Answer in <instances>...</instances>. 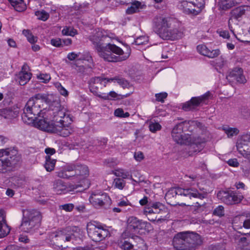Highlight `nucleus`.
Masks as SVG:
<instances>
[{"label":"nucleus","instance_id":"f257e3e1","mask_svg":"<svg viewBox=\"0 0 250 250\" xmlns=\"http://www.w3.org/2000/svg\"><path fill=\"white\" fill-rule=\"evenodd\" d=\"M47 119L52 123L54 126L60 127L58 135L65 137L74 132L71 126L72 122L69 112L60 103H54L47 111Z\"/></svg>","mask_w":250,"mask_h":250},{"label":"nucleus","instance_id":"f03ea898","mask_svg":"<svg viewBox=\"0 0 250 250\" xmlns=\"http://www.w3.org/2000/svg\"><path fill=\"white\" fill-rule=\"evenodd\" d=\"M104 37L99 32L90 37V40L94 44L95 48L101 58L107 62H117L125 61L129 57V50L124 52L120 47L109 43L103 45L101 41Z\"/></svg>","mask_w":250,"mask_h":250},{"label":"nucleus","instance_id":"7ed1b4c3","mask_svg":"<svg viewBox=\"0 0 250 250\" xmlns=\"http://www.w3.org/2000/svg\"><path fill=\"white\" fill-rule=\"evenodd\" d=\"M172 22L173 20L169 17L156 16L153 21V27L155 32L164 40H174L181 38L183 33L172 27Z\"/></svg>","mask_w":250,"mask_h":250},{"label":"nucleus","instance_id":"20e7f679","mask_svg":"<svg viewBox=\"0 0 250 250\" xmlns=\"http://www.w3.org/2000/svg\"><path fill=\"white\" fill-rule=\"evenodd\" d=\"M185 123L182 122L176 125L171 132L173 140L177 144L190 146V149L194 152H199L202 146L201 144L205 142V139L193 135L185 134L183 133Z\"/></svg>","mask_w":250,"mask_h":250},{"label":"nucleus","instance_id":"39448f33","mask_svg":"<svg viewBox=\"0 0 250 250\" xmlns=\"http://www.w3.org/2000/svg\"><path fill=\"white\" fill-rule=\"evenodd\" d=\"M46 99L44 94L39 93L28 101L21 115L23 122L27 124L32 123L37 116H41L44 114L41 109V105Z\"/></svg>","mask_w":250,"mask_h":250},{"label":"nucleus","instance_id":"423d86ee","mask_svg":"<svg viewBox=\"0 0 250 250\" xmlns=\"http://www.w3.org/2000/svg\"><path fill=\"white\" fill-rule=\"evenodd\" d=\"M21 230L27 233H33L40 226L42 215L40 212L34 209L22 210Z\"/></svg>","mask_w":250,"mask_h":250},{"label":"nucleus","instance_id":"0eeeda50","mask_svg":"<svg viewBox=\"0 0 250 250\" xmlns=\"http://www.w3.org/2000/svg\"><path fill=\"white\" fill-rule=\"evenodd\" d=\"M21 160V156L16 150L9 151L0 150V172L5 173L10 170Z\"/></svg>","mask_w":250,"mask_h":250},{"label":"nucleus","instance_id":"6e6552de","mask_svg":"<svg viewBox=\"0 0 250 250\" xmlns=\"http://www.w3.org/2000/svg\"><path fill=\"white\" fill-rule=\"evenodd\" d=\"M184 195L188 197L190 199L191 198H196L199 199H204L207 196V192L204 188H199V190L190 188L184 189L181 188H175L169 190L166 194V198H170L171 196Z\"/></svg>","mask_w":250,"mask_h":250},{"label":"nucleus","instance_id":"1a4fd4ad","mask_svg":"<svg viewBox=\"0 0 250 250\" xmlns=\"http://www.w3.org/2000/svg\"><path fill=\"white\" fill-rule=\"evenodd\" d=\"M87 231L88 236L95 242L101 241L110 235V232L107 229L100 225L96 226L92 223L87 224Z\"/></svg>","mask_w":250,"mask_h":250},{"label":"nucleus","instance_id":"9d476101","mask_svg":"<svg viewBox=\"0 0 250 250\" xmlns=\"http://www.w3.org/2000/svg\"><path fill=\"white\" fill-rule=\"evenodd\" d=\"M89 200L96 208L108 207L111 204V200L107 193L96 191L91 194Z\"/></svg>","mask_w":250,"mask_h":250},{"label":"nucleus","instance_id":"9b49d317","mask_svg":"<svg viewBox=\"0 0 250 250\" xmlns=\"http://www.w3.org/2000/svg\"><path fill=\"white\" fill-rule=\"evenodd\" d=\"M45 116V117L43 115L38 116L40 118L37 117L36 119L32 122H34L35 126L42 130L58 134V132H59L58 129L60 128V127L57 125V127H55L52 123L47 119V113Z\"/></svg>","mask_w":250,"mask_h":250},{"label":"nucleus","instance_id":"f8f14e48","mask_svg":"<svg viewBox=\"0 0 250 250\" xmlns=\"http://www.w3.org/2000/svg\"><path fill=\"white\" fill-rule=\"evenodd\" d=\"M182 5L186 13L196 15L204 7L205 0H184Z\"/></svg>","mask_w":250,"mask_h":250},{"label":"nucleus","instance_id":"ddd939ff","mask_svg":"<svg viewBox=\"0 0 250 250\" xmlns=\"http://www.w3.org/2000/svg\"><path fill=\"white\" fill-rule=\"evenodd\" d=\"M217 197L229 205L239 203L244 198L242 195H238L236 192L230 191H220L217 193Z\"/></svg>","mask_w":250,"mask_h":250},{"label":"nucleus","instance_id":"4468645a","mask_svg":"<svg viewBox=\"0 0 250 250\" xmlns=\"http://www.w3.org/2000/svg\"><path fill=\"white\" fill-rule=\"evenodd\" d=\"M108 78L96 77L92 78L89 81V89L90 91L95 95L101 98L103 93L101 90L103 87H105L108 82L106 79Z\"/></svg>","mask_w":250,"mask_h":250},{"label":"nucleus","instance_id":"2eb2a0df","mask_svg":"<svg viewBox=\"0 0 250 250\" xmlns=\"http://www.w3.org/2000/svg\"><path fill=\"white\" fill-rule=\"evenodd\" d=\"M82 187L81 183L77 185H70L68 188L61 180L58 179L53 182V189L57 194L65 193L67 192L73 191L79 187Z\"/></svg>","mask_w":250,"mask_h":250},{"label":"nucleus","instance_id":"dca6fc26","mask_svg":"<svg viewBox=\"0 0 250 250\" xmlns=\"http://www.w3.org/2000/svg\"><path fill=\"white\" fill-rule=\"evenodd\" d=\"M210 95L211 93L208 91L201 96L192 97L190 101L183 104L182 108L185 111L192 110L199 106L201 103L205 102Z\"/></svg>","mask_w":250,"mask_h":250},{"label":"nucleus","instance_id":"f3484780","mask_svg":"<svg viewBox=\"0 0 250 250\" xmlns=\"http://www.w3.org/2000/svg\"><path fill=\"white\" fill-rule=\"evenodd\" d=\"M187 232V245L188 250H194L195 249L201 245L203 241L201 237L198 234L193 232Z\"/></svg>","mask_w":250,"mask_h":250},{"label":"nucleus","instance_id":"a211bd4d","mask_svg":"<svg viewBox=\"0 0 250 250\" xmlns=\"http://www.w3.org/2000/svg\"><path fill=\"white\" fill-rule=\"evenodd\" d=\"M187 232L177 233L173 238V245L177 250H188L187 245Z\"/></svg>","mask_w":250,"mask_h":250},{"label":"nucleus","instance_id":"6ab92c4d","mask_svg":"<svg viewBox=\"0 0 250 250\" xmlns=\"http://www.w3.org/2000/svg\"><path fill=\"white\" fill-rule=\"evenodd\" d=\"M88 175L89 169L86 165L79 163L76 164L74 180L81 183L84 180Z\"/></svg>","mask_w":250,"mask_h":250},{"label":"nucleus","instance_id":"aec40b11","mask_svg":"<svg viewBox=\"0 0 250 250\" xmlns=\"http://www.w3.org/2000/svg\"><path fill=\"white\" fill-rule=\"evenodd\" d=\"M196 49L199 54L210 59L216 58L221 54L219 49L211 50L203 44L198 45Z\"/></svg>","mask_w":250,"mask_h":250},{"label":"nucleus","instance_id":"412c9836","mask_svg":"<svg viewBox=\"0 0 250 250\" xmlns=\"http://www.w3.org/2000/svg\"><path fill=\"white\" fill-rule=\"evenodd\" d=\"M148 225H150V224L139 220L137 217L134 216H131L129 217L127 220L128 228L134 231H137L140 229H142L147 227Z\"/></svg>","mask_w":250,"mask_h":250},{"label":"nucleus","instance_id":"4be33fe9","mask_svg":"<svg viewBox=\"0 0 250 250\" xmlns=\"http://www.w3.org/2000/svg\"><path fill=\"white\" fill-rule=\"evenodd\" d=\"M231 17L229 21V24L230 21L232 19L239 20L244 15H250V6L248 5H243L236 7L231 11Z\"/></svg>","mask_w":250,"mask_h":250},{"label":"nucleus","instance_id":"5701e85b","mask_svg":"<svg viewBox=\"0 0 250 250\" xmlns=\"http://www.w3.org/2000/svg\"><path fill=\"white\" fill-rule=\"evenodd\" d=\"M52 239L56 238V240L61 242L70 241L72 238V235L67 233V229L59 230L52 232L50 235Z\"/></svg>","mask_w":250,"mask_h":250},{"label":"nucleus","instance_id":"b1692460","mask_svg":"<svg viewBox=\"0 0 250 250\" xmlns=\"http://www.w3.org/2000/svg\"><path fill=\"white\" fill-rule=\"evenodd\" d=\"M232 78L240 83H245L247 80L243 75V70L241 68L235 67L231 70L227 76Z\"/></svg>","mask_w":250,"mask_h":250},{"label":"nucleus","instance_id":"393cba45","mask_svg":"<svg viewBox=\"0 0 250 250\" xmlns=\"http://www.w3.org/2000/svg\"><path fill=\"white\" fill-rule=\"evenodd\" d=\"M76 164H71L65 166L62 170L57 172V176L62 178H73L74 179V174L70 173L75 171Z\"/></svg>","mask_w":250,"mask_h":250},{"label":"nucleus","instance_id":"a878e982","mask_svg":"<svg viewBox=\"0 0 250 250\" xmlns=\"http://www.w3.org/2000/svg\"><path fill=\"white\" fill-rule=\"evenodd\" d=\"M10 228L6 223L2 210H0V238L7 236L10 231Z\"/></svg>","mask_w":250,"mask_h":250},{"label":"nucleus","instance_id":"bb28decb","mask_svg":"<svg viewBox=\"0 0 250 250\" xmlns=\"http://www.w3.org/2000/svg\"><path fill=\"white\" fill-rule=\"evenodd\" d=\"M24 66L22 68V70L18 74L19 82L20 85H24L31 79L32 74L30 72H27L25 70H23Z\"/></svg>","mask_w":250,"mask_h":250},{"label":"nucleus","instance_id":"cd10ccee","mask_svg":"<svg viewBox=\"0 0 250 250\" xmlns=\"http://www.w3.org/2000/svg\"><path fill=\"white\" fill-rule=\"evenodd\" d=\"M143 5L141 2L139 1H134L132 2L131 5L126 10V13L127 14H133L140 11V9H143Z\"/></svg>","mask_w":250,"mask_h":250},{"label":"nucleus","instance_id":"c85d7f7f","mask_svg":"<svg viewBox=\"0 0 250 250\" xmlns=\"http://www.w3.org/2000/svg\"><path fill=\"white\" fill-rule=\"evenodd\" d=\"M239 0H219V5L223 10H227L239 3Z\"/></svg>","mask_w":250,"mask_h":250},{"label":"nucleus","instance_id":"c756f323","mask_svg":"<svg viewBox=\"0 0 250 250\" xmlns=\"http://www.w3.org/2000/svg\"><path fill=\"white\" fill-rule=\"evenodd\" d=\"M56 163V160L52 159L50 156L47 155L45 157V163L44 167L48 172L53 171L54 169Z\"/></svg>","mask_w":250,"mask_h":250},{"label":"nucleus","instance_id":"7c9ffc66","mask_svg":"<svg viewBox=\"0 0 250 250\" xmlns=\"http://www.w3.org/2000/svg\"><path fill=\"white\" fill-rule=\"evenodd\" d=\"M106 81L109 83L112 82H116L118 83H119L124 88H127L129 86V83L128 82V81L119 76H116L114 78H109L108 79H106Z\"/></svg>","mask_w":250,"mask_h":250},{"label":"nucleus","instance_id":"2f4dec72","mask_svg":"<svg viewBox=\"0 0 250 250\" xmlns=\"http://www.w3.org/2000/svg\"><path fill=\"white\" fill-rule=\"evenodd\" d=\"M11 5L14 7L15 9L19 12L23 11L26 8V5L22 0H9Z\"/></svg>","mask_w":250,"mask_h":250},{"label":"nucleus","instance_id":"473e14b6","mask_svg":"<svg viewBox=\"0 0 250 250\" xmlns=\"http://www.w3.org/2000/svg\"><path fill=\"white\" fill-rule=\"evenodd\" d=\"M223 130L227 135L229 138L232 137L238 134L239 130L236 127H230L228 126H223Z\"/></svg>","mask_w":250,"mask_h":250},{"label":"nucleus","instance_id":"72a5a7b5","mask_svg":"<svg viewBox=\"0 0 250 250\" xmlns=\"http://www.w3.org/2000/svg\"><path fill=\"white\" fill-rule=\"evenodd\" d=\"M237 245L241 250H250V244L248 243L246 237H243L238 239Z\"/></svg>","mask_w":250,"mask_h":250},{"label":"nucleus","instance_id":"f704fd0d","mask_svg":"<svg viewBox=\"0 0 250 250\" xmlns=\"http://www.w3.org/2000/svg\"><path fill=\"white\" fill-rule=\"evenodd\" d=\"M15 116L12 110L7 108L0 109V117L4 119H12Z\"/></svg>","mask_w":250,"mask_h":250},{"label":"nucleus","instance_id":"c9c22d12","mask_svg":"<svg viewBox=\"0 0 250 250\" xmlns=\"http://www.w3.org/2000/svg\"><path fill=\"white\" fill-rule=\"evenodd\" d=\"M67 58L69 61H75L76 63L84 60V57L81 56V53L80 52L78 53L73 52L69 53L68 54Z\"/></svg>","mask_w":250,"mask_h":250},{"label":"nucleus","instance_id":"e433bc0d","mask_svg":"<svg viewBox=\"0 0 250 250\" xmlns=\"http://www.w3.org/2000/svg\"><path fill=\"white\" fill-rule=\"evenodd\" d=\"M23 34L26 37L28 41L31 43H34L37 41V38L32 35V34L28 30H23Z\"/></svg>","mask_w":250,"mask_h":250},{"label":"nucleus","instance_id":"4c0bfd02","mask_svg":"<svg viewBox=\"0 0 250 250\" xmlns=\"http://www.w3.org/2000/svg\"><path fill=\"white\" fill-rule=\"evenodd\" d=\"M125 185V182L121 178H115L113 182V186L119 189H123Z\"/></svg>","mask_w":250,"mask_h":250},{"label":"nucleus","instance_id":"58836bf2","mask_svg":"<svg viewBox=\"0 0 250 250\" xmlns=\"http://www.w3.org/2000/svg\"><path fill=\"white\" fill-rule=\"evenodd\" d=\"M55 87L57 88L61 95L64 97H67L68 95V91L59 82L54 83Z\"/></svg>","mask_w":250,"mask_h":250},{"label":"nucleus","instance_id":"ea45409f","mask_svg":"<svg viewBox=\"0 0 250 250\" xmlns=\"http://www.w3.org/2000/svg\"><path fill=\"white\" fill-rule=\"evenodd\" d=\"M35 15L38 17L39 20L43 21H46L49 17V14L44 10L35 12Z\"/></svg>","mask_w":250,"mask_h":250},{"label":"nucleus","instance_id":"a19ab883","mask_svg":"<svg viewBox=\"0 0 250 250\" xmlns=\"http://www.w3.org/2000/svg\"><path fill=\"white\" fill-rule=\"evenodd\" d=\"M117 96L118 94L112 91L107 94L103 93L101 98L104 100H111L117 98Z\"/></svg>","mask_w":250,"mask_h":250},{"label":"nucleus","instance_id":"79ce46f5","mask_svg":"<svg viewBox=\"0 0 250 250\" xmlns=\"http://www.w3.org/2000/svg\"><path fill=\"white\" fill-rule=\"evenodd\" d=\"M213 214L220 217L224 216L225 215L224 207L221 205L218 206L214 209Z\"/></svg>","mask_w":250,"mask_h":250},{"label":"nucleus","instance_id":"37998d69","mask_svg":"<svg viewBox=\"0 0 250 250\" xmlns=\"http://www.w3.org/2000/svg\"><path fill=\"white\" fill-rule=\"evenodd\" d=\"M37 77L41 82L43 83H48L51 79L50 75L48 74L41 73L39 75H37Z\"/></svg>","mask_w":250,"mask_h":250},{"label":"nucleus","instance_id":"c03bdc74","mask_svg":"<svg viewBox=\"0 0 250 250\" xmlns=\"http://www.w3.org/2000/svg\"><path fill=\"white\" fill-rule=\"evenodd\" d=\"M114 174L115 176L117 177H121L123 179L126 178L129 175V174L128 172L125 171L123 169H116L114 171Z\"/></svg>","mask_w":250,"mask_h":250},{"label":"nucleus","instance_id":"a18cd8bd","mask_svg":"<svg viewBox=\"0 0 250 250\" xmlns=\"http://www.w3.org/2000/svg\"><path fill=\"white\" fill-rule=\"evenodd\" d=\"M189 210L194 214H196L203 211L202 206L198 202L196 203L194 205L190 206Z\"/></svg>","mask_w":250,"mask_h":250},{"label":"nucleus","instance_id":"49530a36","mask_svg":"<svg viewBox=\"0 0 250 250\" xmlns=\"http://www.w3.org/2000/svg\"><path fill=\"white\" fill-rule=\"evenodd\" d=\"M149 128L151 132L154 133L161 129V125L158 123L150 122Z\"/></svg>","mask_w":250,"mask_h":250},{"label":"nucleus","instance_id":"de8ad7c7","mask_svg":"<svg viewBox=\"0 0 250 250\" xmlns=\"http://www.w3.org/2000/svg\"><path fill=\"white\" fill-rule=\"evenodd\" d=\"M62 34L64 35L74 36L77 34V31L73 28L65 27L62 30Z\"/></svg>","mask_w":250,"mask_h":250},{"label":"nucleus","instance_id":"09e8293b","mask_svg":"<svg viewBox=\"0 0 250 250\" xmlns=\"http://www.w3.org/2000/svg\"><path fill=\"white\" fill-rule=\"evenodd\" d=\"M167 94L166 92H162L155 94L156 99L158 102H164V100L167 97Z\"/></svg>","mask_w":250,"mask_h":250},{"label":"nucleus","instance_id":"8fccbe9b","mask_svg":"<svg viewBox=\"0 0 250 250\" xmlns=\"http://www.w3.org/2000/svg\"><path fill=\"white\" fill-rule=\"evenodd\" d=\"M124 250H131L134 246L127 241H125L121 246Z\"/></svg>","mask_w":250,"mask_h":250},{"label":"nucleus","instance_id":"3c124183","mask_svg":"<svg viewBox=\"0 0 250 250\" xmlns=\"http://www.w3.org/2000/svg\"><path fill=\"white\" fill-rule=\"evenodd\" d=\"M51 44L57 47L62 46V40L59 38L52 39L51 40Z\"/></svg>","mask_w":250,"mask_h":250},{"label":"nucleus","instance_id":"603ef678","mask_svg":"<svg viewBox=\"0 0 250 250\" xmlns=\"http://www.w3.org/2000/svg\"><path fill=\"white\" fill-rule=\"evenodd\" d=\"M60 208L66 211H71L74 208V205L73 204H66L61 206Z\"/></svg>","mask_w":250,"mask_h":250},{"label":"nucleus","instance_id":"864d4df0","mask_svg":"<svg viewBox=\"0 0 250 250\" xmlns=\"http://www.w3.org/2000/svg\"><path fill=\"white\" fill-rule=\"evenodd\" d=\"M117 205L120 207H124L130 205V203L127 199H125L119 201L117 203Z\"/></svg>","mask_w":250,"mask_h":250},{"label":"nucleus","instance_id":"5fc2aeb1","mask_svg":"<svg viewBox=\"0 0 250 250\" xmlns=\"http://www.w3.org/2000/svg\"><path fill=\"white\" fill-rule=\"evenodd\" d=\"M148 206H151L152 208H157L158 209H160L161 210L162 209V208L163 207V205L160 202H154V203H149Z\"/></svg>","mask_w":250,"mask_h":250},{"label":"nucleus","instance_id":"6e6d98bb","mask_svg":"<svg viewBox=\"0 0 250 250\" xmlns=\"http://www.w3.org/2000/svg\"><path fill=\"white\" fill-rule=\"evenodd\" d=\"M134 158L137 161H141L144 158V154L141 151H138L134 153Z\"/></svg>","mask_w":250,"mask_h":250},{"label":"nucleus","instance_id":"4d7b16f0","mask_svg":"<svg viewBox=\"0 0 250 250\" xmlns=\"http://www.w3.org/2000/svg\"><path fill=\"white\" fill-rule=\"evenodd\" d=\"M228 164L229 165L234 167H237L239 166V163L236 159H231L229 160Z\"/></svg>","mask_w":250,"mask_h":250},{"label":"nucleus","instance_id":"13d9d810","mask_svg":"<svg viewBox=\"0 0 250 250\" xmlns=\"http://www.w3.org/2000/svg\"><path fill=\"white\" fill-rule=\"evenodd\" d=\"M144 214H145L146 216H148L149 215L153 214L152 207L148 205V207H145L144 209Z\"/></svg>","mask_w":250,"mask_h":250},{"label":"nucleus","instance_id":"bf43d9fd","mask_svg":"<svg viewBox=\"0 0 250 250\" xmlns=\"http://www.w3.org/2000/svg\"><path fill=\"white\" fill-rule=\"evenodd\" d=\"M145 38L144 37H140L137 38L135 41L134 43L136 45H141L144 43Z\"/></svg>","mask_w":250,"mask_h":250},{"label":"nucleus","instance_id":"052dcab7","mask_svg":"<svg viewBox=\"0 0 250 250\" xmlns=\"http://www.w3.org/2000/svg\"><path fill=\"white\" fill-rule=\"evenodd\" d=\"M219 35L225 39H229V33L228 31L223 30L219 32Z\"/></svg>","mask_w":250,"mask_h":250},{"label":"nucleus","instance_id":"680f3d73","mask_svg":"<svg viewBox=\"0 0 250 250\" xmlns=\"http://www.w3.org/2000/svg\"><path fill=\"white\" fill-rule=\"evenodd\" d=\"M45 152L47 155H52L56 152L54 148L48 147L45 149Z\"/></svg>","mask_w":250,"mask_h":250},{"label":"nucleus","instance_id":"e2e57ef3","mask_svg":"<svg viewBox=\"0 0 250 250\" xmlns=\"http://www.w3.org/2000/svg\"><path fill=\"white\" fill-rule=\"evenodd\" d=\"M124 111L121 108H118L114 111V115L117 117H122L123 115Z\"/></svg>","mask_w":250,"mask_h":250},{"label":"nucleus","instance_id":"0e129e2a","mask_svg":"<svg viewBox=\"0 0 250 250\" xmlns=\"http://www.w3.org/2000/svg\"><path fill=\"white\" fill-rule=\"evenodd\" d=\"M220 59V61L217 62L216 64L220 68H222L225 65L226 62L222 56H221Z\"/></svg>","mask_w":250,"mask_h":250},{"label":"nucleus","instance_id":"69168bd1","mask_svg":"<svg viewBox=\"0 0 250 250\" xmlns=\"http://www.w3.org/2000/svg\"><path fill=\"white\" fill-rule=\"evenodd\" d=\"M19 241L24 243H28L29 242V239L26 236L21 235L19 237Z\"/></svg>","mask_w":250,"mask_h":250},{"label":"nucleus","instance_id":"338daca9","mask_svg":"<svg viewBox=\"0 0 250 250\" xmlns=\"http://www.w3.org/2000/svg\"><path fill=\"white\" fill-rule=\"evenodd\" d=\"M72 250H90V248L87 246L84 247L78 246L73 248Z\"/></svg>","mask_w":250,"mask_h":250},{"label":"nucleus","instance_id":"774afa93","mask_svg":"<svg viewBox=\"0 0 250 250\" xmlns=\"http://www.w3.org/2000/svg\"><path fill=\"white\" fill-rule=\"evenodd\" d=\"M242 141L244 142H250V134H246L242 136Z\"/></svg>","mask_w":250,"mask_h":250}]
</instances>
